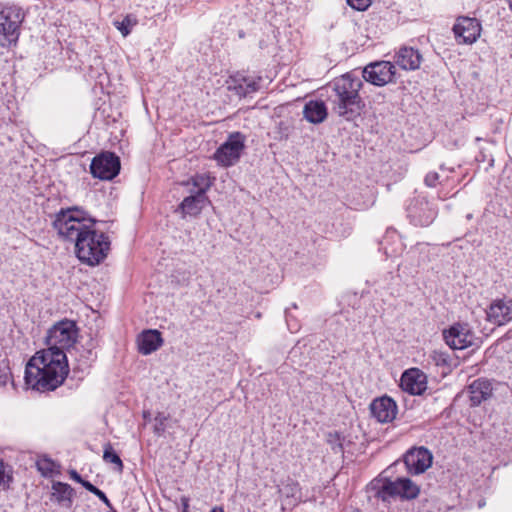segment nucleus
Segmentation results:
<instances>
[{
	"label": "nucleus",
	"mask_w": 512,
	"mask_h": 512,
	"mask_svg": "<svg viewBox=\"0 0 512 512\" xmlns=\"http://www.w3.org/2000/svg\"><path fill=\"white\" fill-rule=\"evenodd\" d=\"M77 338L78 327L74 321L65 319L55 323L47 331V348L38 351L26 365V383L40 392L58 388L69 373L65 351L70 352Z\"/></svg>",
	"instance_id": "1"
},
{
	"label": "nucleus",
	"mask_w": 512,
	"mask_h": 512,
	"mask_svg": "<svg viewBox=\"0 0 512 512\" xmlns=\"http://www.w3.org/2000/svg\"><path fill=\"white\" fill-rule=\"evenodd\" d=\"M95 220L86 218L77 207L60 210L53 227L63 239L74 242L78 259L90 266L102 262L110 250L109 238L94 229Z\"/></svg>",
	"instance_id": "2"
},
{
	"label": "nucleus",
	"mask_w": 512,
	"mask_h": 512,
	"mask_svg": "<svg viewBox=\"0 0 512 512\" xmlns=\"http://www.w3.org/2000/svg\"><path fill=\"white\" fill-rule=\"evenodd\" d=\"M363 86L362 80L352 73L344 74L330 85L332 94L329 96L333 111L347 121L357 118L364 103L359 91Z\"/></svg>",
	"instance_id": "3"
},
{
	"label": "nucleus",
	"mask_w": 512,
	"mask_h": 512,
	"mask_svg": "<svg viewBox=\"0 0 512 512\" xmlns=\"http://www.w3.org/2000/svg\"><path fill=\"white\" fill-rule=\"evenodd\" d=\"M23 21L21 9L16 6L5 7L0 11V46L16 44Z\"/></svg>",
	"instance_id": "4"
},
{
	"label": "nucleus",
	"mask_w": 512,
	"mask_h": 512,
	"mask_svg": "<svg viewBox=\"0 0 512 512\" xmlns=\"http://www.w3.org/2000/svg\"><path fill=\"white\" fill-rule=\"evenodd\" d=\"M420 493V488L412 480L406 477L397 478L395 481L387 480L376 492V497L382 501L400 497L402 499H414Z\"/></svg>",
	"instance_id": "5"
},
{
	"label": "nucleus",
	"mask_w": 512,
	"mask_h": 512,
	"mask_svg": "<svg viewBox=\"0 0 512 512\" xmlns=\"http://www.w3.org/2000/svg\"><path fill=\"white\" fill-rule=\"evenodd\" d=\"M245 137L240 132L232 133L227 140L216 150L214 159L222 166L229 167L240 159L244 150Z\"/></svg>",
	"instance_id": "6"
},
{
	"label": "nucleus",
	"mask_w": 512,
	"mask_h": 512,
	"mask_svg": "<svg viewBox=\"0 0 512 512\" xmlns=\"http://www.w3.org/2000/svg\"><path fill=\"white\" fill-rule=\"evenodd\" d=\"M120 171V159L112 152H104L93 158L90 172L101 180H112Z\"/></svg>",
	"instance_id": "7"
},
{
	"label": "nucleus",
	"mask_w": 512,
	"mask_h": 512,
	"mask_svg": "<svg viewBox=\"0 0 512 512\" xmlns=\"http://www.w3.org/2000/svg\"><path fill=\"white\" fill-rule=\"evenodd\" d=\"M396 69L390 61L368 64L362 71L363 78L376 86H384L394 81Z\"/></svg>",
	"instance_id": "8"
},
{
	"label": "nucleus",
	"mask_w": 512,
	"mask_h": 512,
	"mask_svg": "<svg viewBox=\"0 0 512 512\" xmlns=\"http://www.w3.org/2000/svg\"><path fill=\"white\" fill-rule=\"evenodd\" d=\"M436 213V209L425 198H415L407 207V216L415 226L430 225Z\"/></svg>",
	"instance_id": "9"
},
{
	"label": "nucleus",
	"mask_w": 512,
	"mask_h": 512,
	"mask_svg": "<svg viewBox=\"0 0 512 512\" xmlns=\"http://www.w3.org/2000/svg\"><path fill=\"white\" fill-rule=\"evenodd\" d=\"M453 32L458 43L472 44L481 32V25L475 18L459 17L453 26Z\"/></svg>",
	"instance_id": "10"
},
{
	"label": "nucleus",
	"mask_w": 512,
	"mask_h": 512,
	"mask_svg": "<svg viewBox=\"0 0 512 512\" xmlns=\"http://www.w3.org/2000/svg\"><path fill=\"white\" fill-rule=\"evenodd\" d=\"M432 454L424 447L410 449L404 455V464L410 474L424 473L432 464Z\"/></svg>",
	"instance_id": "11"
},
{
	"label": "nucleus",
	"mask_w": 512,
	"mask_h": 512,
	"mask_svg": "<svg viewBox=\"0 0 512 512\" xmlns=\"http://www.w3.org/2000/svg\"><path fill=\"white\" fill-rule=\"evenodd\" d=\"M372 416L380 423H390L397 415V404L388 396L374 399L370 404Z\"/></svg>",
	"instance_id": "12"
},
{
	"label": "nucleus",
	"mask_w": 512,
	"mask_h": 512,
	"mask_svg": "<svg viewBox=\"0 0 512 512\" xmlns=\"http://www.w3.org/2000/svg\"><path fill=\"white\" fill-rule=\"evenodd\" d=\"M401 387L411 395H421L427 389V377L419 369H409L401 377Z\"/></svg>",
	"instance_id": "13"
},
{
	"label": "nucleus",
	"mask_w": 512,
	"mask_h": 512,
	"mask_svg": "<svg viewBox=\"0 0 512 512\" xmlns=\"http://www.w3.org/2000/svg\"><path fill=\"white\" fill-rule=\"evenodd\" d=\"M488 320L496 325H504L512 320V300L500 299L491 303L487 311Z\"/></svg>",
	"instance_id": "14"
},
{
	"label": "nucleus",
	"mask_w": 512,
	"mask_h": 512,
	"mask_svg": "<svg viewBox=\"0 0 512 512\" xmlns=\"http://www.w3.org/2000/svg\"><path fill=\"white\" fill-rule=\"evenodd\" d=\"M283 508L295 507L302 499L299 483L291 478L285 480L278 488Z\"/></svg>",
	"instance_id": "15"
},
{
	"label": "nucleus",
	"mask_w": 512,
	"mask_h": 512,
	"mask_svg": "<svg viewBox=\"0 0 512 512\" xmlns=\"http://www.w3.org/2000/svg\"><path fill=\"white\" fill-rule=\"evenodd\" d=\"M444 339L452 349H464L471 345L472 336L469 331L461 326L454 325L444 332Z\"/></svg>",
	"instance_id": "16"
},
{
	"label": "nucleus",
	"mask_w": 512,
	"mask_h": 512,
	"mask_svg": "<svg viewBox=\"0 0 512 512\" xmlns=\"http://www.w3.org/2000/svg\"><path fill=\"white\" fill-rule=\"evenodd\" d=\"M396 64L403 70H416L422 62V55L418 50L403 46L395 54Z\"/></svg>",
	"instance_id": "17"
},
{
	"label": "nucleus",
	"mask_w": 512,
	"mask_h": 512,
	"mask_svg": "<svg viewBox=\"0 0 512 512\" xmlns=\"http://www.w3.org/2000/svg\"><path fill=\"white\" fill-rule=\"evenodd\" d=\"M138 350L143 355H149L159 349L163 338L158 330H145L138 336Z\"/></svg>",
	"instance_id": "18"
},
{
	"label": "nucleus",
	"mask_w": 512,
	"mask_h": 512,
	"mask_svg": "<svg viewBox=\"0 0 512 512\" xmlns=\"http://www.w3.org/2000/svg\"><path fill=\"white\" fill-rule=\"evenodd\" d=\"M209 202L207 195L191 192V195L185 197L180 203L179 209L181 210L183 217L187 215L197 216Z\"/></svg>",
	"instance_id": "19"
},
{
	"label": "nucleus",
	"mask_w": 512,
	"mask_h": 512,
	"mask_svg": "<svg viewBox=\"0 0 512 512\" xmlns=\"http://www.w3.org/2000/svg\"><path fill=\"white\" fill-rule=\"evenodd\" d=\"M470 401L473 406L480 405L482 401L490 397L492 385L488 380L477 379L469 386Z\"/></svg>",
	"instance_id": "20"
},
{
	"label": "nucleus",
	"mask_w": 512,
	"mask_h": 512,
	"mask_svg": "<svg viewBox=\"0 0 512 512\" xmlns=\"http://www.w3.org/2000/svg\"><path fill=\"white\" fill-rule=\"evenodd\" d=\"M303 114L307 121L318 124L326 119L327 108L322 101H309L304 106Z\"/></svg>",
	"instance_id": "21"
},
{
	"label": "nucleus",
	"mask_w": 512,
	"mask_h": 512,
	"mask_svg": "<svg viewBox=\"0 0 512 512\" xmlns=\"http://www.w3.org/2000/svg\"><path fill=\"white\" fill-rule=\"evenodd\" d=\"M192 183L194 189L190 190V192H194L197 194L206 195L207 190L212 185V181L208 175L205 174H197L193 176L187 184Z\"/></svg>",
	"instance_id": "22"
},
{
	"label": "nucleus",
	"mask_w": 512,
	"mask_h": 512,
	"mask_svg": "<svg viewBox=\"0 0 512 512\" xmlns=\"http://www.w3.org/2000/svg\"><path fill=\"white\" fill-rule=\"evenodd\" d=\"M52 490L53 496L57 499L58 502H71L74 490L69 484L63 482H54L52 485Z\"/></svg>",
	"instance_id": "23"
},
{
	"label": "nucleus",
	"mask_w": 512,
	"mask_h": 512,
	"mask_svg": "<svg viewBox=\"0 0 512 512\" xmlns=\"http://www.w3.org/2000/svg\"><path fill=\"white\" fill-rule=\"evenodd\" d=\"M103 460L106 463H113L117 466V470L122 472L123 470V462L119 455L114 451L112 445L110 443L105 444L103 451Z\"/></svg>",
	"instance_id": "24"
},
{
	"label": "nucleus",
	"mask_w": 512,
	"mask_h": 512,
	"mask_svg": "<svg viewBox=\"0 0 512 512\" xmlns=\"http://www.w3.org/2000/svg\"><path fill=\"white\" fill-rule=\"evenodd\" d=\"M258 87L259 85L257 82L244 78L242 83H239V85L235 86L234 89L240 97H245L248 94L257 91Z\"/></svg>",
	"instance_id": "25"
},
{
	"label": "nucleus",
	"mask_w": 512,
	"mask_h": 512,
	"mask_svg": "<svg viewBox=\"0 0 512 512\" xmlns=\"http://www.w3.org/2000/svg\"><path fill=\"white\" fill-rule=\"evenodd\" d=\"M38 471L45 477L51 476L56 468V464L53 460L43 457L36 462Z\"/></svg>",
	"instance_id": "26"
},
{
	"label": "nucleus",
	"mask_w": 512,
	"mask_h": 512,
	"mask_svg": "<svg viewBox=\"0 0 512 512\" xmlns=\"http://www.w3.org/2000/svg\"><path fill=\"white\" fill-rule=\"evenodd\" d=\"M136 23V18L132 17L131 15H127L123 20L115 21L114 25L121 32V34L126 37L130 33L131 28L136 25Z\"/></svg>",
	"instance_id": "27"
},
{
	"label": "nucleus",
	"mask_w": 512,
	"mask_h": 512,
	"mask_svg": "<svg viewBox=\"0 0 512 512\" xmlns=\"http://www.w3.org/2000/svg\"><path fill=\"white\" fill-rule=\"evenodd\" d=\"M168 420V415L163 412H158L154 418V427L153 431L157 436H162L166 430V421Z\"/></svg>",
	"instance_id": "28"
},
{
	"label": "nucleus",
	"mask_w": 512,
	"mask_h": 512,
	"mask_svg": "<svg viewBox=\"0 0 512 512\" xmlns=\"http://www.w3.org/2000/svg\"><path fill=\"white\" fill-rule=\"evenodd\" d=\"M326 440L334 453H342L343 452L342 439H341V436L339 433L329 432L327 434Z\"/></svg>",
	"instance_id": "29"
},
{
	"label": "nucleus",
	"mask_w": 512,
	"mask_h": 512,
	"mask_svg": "<svg viewBox=\"0 0 512 512\" xmlns=\"http://www.w3.org/2000/svg\"><path fill=\"white\" fill-rule=\"evenodd\" d=\"M12 469L8 465H5L2 461L0 462V486L3 488H9L12 482Z\"/></svg>",
	"instance_id": "30"
},
{
	"label": "nucleus",
	"mask_w": 512,
	"mask_h": 512,
	"mask_svg": "<svg viewBox=\"0 0 512 512\" xmlns=\"http://www.w3.org/2000/svg\"><path fill=\"white\" fill-rule=\"evenodd\" d=\"M88 347L89 348L86 350L85 354L81 356L83 358L81 361L87 367H89L91 363L94 362L97 358V354L94 352L95 345L92 343V341L88 344Z\"/></svg>",
	"instance_id": "31"
},
{
	"label": "nucleus",
	"mask_w": 512,
	"mask_h": 512,
	"mask_svg": "<svg viewBox=\"0 0 512 512\" xmlns=\"http://www.w3.org/2000/svg\"><path fill=\"white\" fill-rule=\"evenodd\" d=\"M347 3L353 9L364 11L370 6L371 0H347Z\"/></svg>",
	"instance_id": "32"
},
{
	"label": "nucleus",
	"mask_w": 512,
	"mask_h": 512,
	"mask_svg": "<svg viewBox=\"0 0 512 512\" xmlns=\"http://www.w3.org/2000/svg\"><path fill=\"white\" fill-rule=\"evenodd\" d=\"M439 175L436 172H429L424 179L425 184L428 187H435L438 183Z\"/></svg>",
	"instance_id": "33"
},
{
	"label": "nucleus",
	"mask_w": 512,
	"mask_h": 512,
	"mask_svg": "<svg viewBox=\"0 0 512 512\" xmlns=\"http://www.w3.org/2000/svg\"><path fill=\"white\" fill-rule=\"evenodd\" d=\"M10 375L9 367L7 364H3V366H0V385H3L6 383Z\"/></svg>",
	"instance_id": "34"
},
{
	"label": "nucleus",
	"mask_w": 512,
	"mask_h": 512,
	"mask_svg": "<svg viewBox=\"0 0 512 512\" xmlns=\"http://www.w3.org/2000/svg\"><path fill=\"white\" fill-rule=\"evenodd\" d=\"M94 495L97 496L107 507L112 508L110 500L103 491L99 489Z\"/></svg>",
	"instance_id": "35"
},
{
	"label": "nucleus",
	"mask_w": 512,
	"mask_h": 512,
	"mask_svg": "<svg viewBox=\"0 0 512 512\" xmlns=\"http://www.w3.org/2000/svg\"><path fill=\"white\" fill-rule=\"evenodd\" d=\"M86 490H88L89 492L95 494L99 489L94 486L92 483H90L89 481H86V480H83L82 484H81Z\"/></svg>",
	"instance_id": "36"
},
{
	"label": "nucleus",
	"mask_w": 512,
	"mask_h": 512,
	"mask_svg": "<svg viewBox=\"0 0 512 512\" xmlns=\"http://www.w3.org/2000/svg\"><path fill=\"white\" fill-rule=\"evenodd\" d=\"M69 475H70L71 479H73L77 483L82 484L84 479L78 474V472L76 470H73V469L70 470Z\"/></svg>",
	"instance_id": "37"
},
{
	"label": "nucleus",
	"mask_w": 512,
	"mask_h": 512,
	"mask_svg": "<svg viewBox=\"0 0 512 512\" xmlns=\"http://www.w3.org/2000/svg\"><path fill=\"white\" fill-rule=\"evenodd\" d=\"M210 512H224L220 507H214Z\"/></svg>",
	"instance_id": "38"
},
{
	"label": "nucleus",
	"mask_w": 512,
	"mask_h": 512,
	"mask_svg": "<svg viewBox=\"0 0 512 512\" xmlns=\"http://www.w3.org/2000/svg\"><path fill=\"white\" fill-rule=\"evenodd\" d=\"M507 1H508V4H509V8L512 11V0H507Z\"/></svg>",
	"instance_id": "39"
},
{
	"label": "nucleus",
	"mask_w": 512,
	"mask_h": 512,
	"mask_svg": "<svg viewBox=\"0 0 512 512\" xmlns=\"http://www.w3.org/2000/svg\"><path fill=\"white\" fill-rule=\"evenodd\" d=\"M143 417L146 419L148 417V412H144Z\"/></svg>",
	"instance_id": "40"
}]
</instances>
